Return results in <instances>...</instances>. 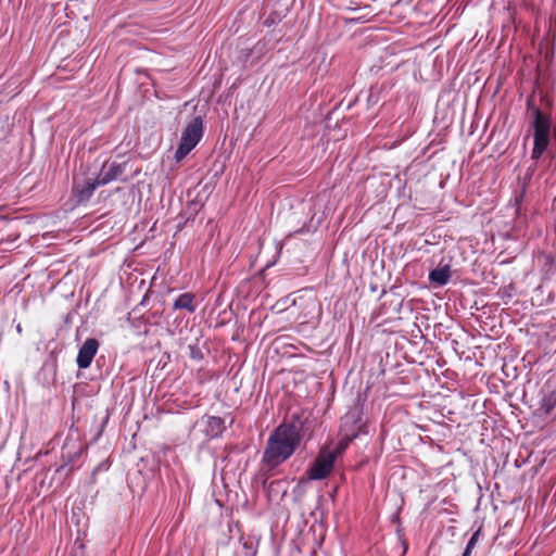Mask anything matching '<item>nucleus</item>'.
<instances>
[{
    "instance_id": "9",
    "label": "nucleus",
    "mask_w": 556,
    "mask_h": 556,
    "mask_svg": "<svg viewBox=\"0 0 556 556\" xmlns=\"http://www.w3.org/2000/svg\"><path fill=\"white\" fill-rule=\"evenodd\" d=\"M98 187H101V185H98V179L96 177L86 178L83 181L74 184L73 197L78 204L86 203L90 200Z\"/></svg>"
},
{
    "instance_id": "14",
    "label": "nucleus",
    "mask_w": 556,
    "mask_h": 556,
    "mask_svg": "<svg viewBox=\"0 0 556 556\" xmlns=\"http://www.w3.org/2000/svg\"><path fill=\"white\" fill-rule=\"evenodd\" d=\"M188 350H189L188 355L191 359L202 361L204 358V353H203L202 349L200 348V345L198 344V342H195L193 344H189Z\"/></svg>"
},
{
    "instance_id": "12",
    "label": "nucleus",
    "mask_w": 556,
    "mask_h": 556,
    "mask_svg": "<svg viewBox=\"0 0 556 556\" xmlns=\"http://www.w3.org/2000/svg\"><path fill=\"white\" fill-rule=\"evenodd\" d=\"M429 281L437 286V287H443L447 285L451 278V267L448 264L444 266H439L429 273Z\"/></svg>"
},
{
    "instance_id": "10",
    "label": "nucleus",
    "mask_w": 556,
    "mask_h": 556,
    "mask_svg": "<svg viewBox=\"0 0 556 556\" xmlns=\"http://www.w3.org/2000/svg\"><path fill=\"white\" fill-rule=\"evenodd\" d=\"M198 304L195 295L191 292L180 293L173 303L174 311L185 309L189 314H193L197 311Z\"/></svg>"
},
{
    "instance_id": "13",
    "label": "nucleus",
    "mask_w": 556,
    "mask_h": 556,
    "mask_svg": "<svg viewBox=\"0 0 556 556\" xmlns=\"http://www.w3.org/2000/svg\"><path fill=\"white\" fill-rule=\"evenodd\" d=\"M555 407H556V389L544 392V394L541 399V402H540V410H542L544 415H549Z\"/></svg>"
},
{
    "instance_id": "7",
    "label": "nucleus",
    "mask_w": 556,
    "mask_h": 556,
    "mask_svg": "<svg viewBox=\"0 0 556 556\" xmlns=\"http://www.w3.org/2000/svg\"><path fill=\"white\" fill-rule=\"evenodd\" d=\"M99 350V341L96 338H88L79 348L76 364L79 369H87Z\"/></svg>"
},
{
    "instance_id": "11",
    "label": "nucleus",
    "mask_w": 556,
    "mask_h": 556,
    "mask_svg": "<svg viewBox=\"0 0 556 556\" xmlns=\"http://www.w3.org/2000/svg\"><path fill=\"white\" fill-rule=\"evenodd\" d=\"M225 430V420L218 416H208L205 420L204 433L210 439L222 437Z\"/></svg>"
},
{
    "instance_id": "4",
    "label": "nucleus",
    "mask_w": 556,
    "mask_h": 556,
    "mask_svg": "<svg viewBox=\"0 0 556 556\" xmlns=\"http://www.w3.org/2000/svg\"><path fill=\"white\" fill-rule=\"evenodd\" d=\"M362 417L363 408L359 405H354L341 418V433L345 443L340 442V451L359 435L363 428Z\"/></svg>"
},
{
    "instance_id": "1",
    "label": "nucleus",
    "mask_w": 556,
    "mask_h": 556,
    "mask_svg": "<svg viewBox=\"0 0 556 556\" xmlns=\"http://www.w3.org/2000/svg\"><path fill=\"white\" fill-rule=\"evenodd\" d=\"M303 424L298 414L291 420L279 425L268 437L262 456V464L268 471L289 459L301 443Z\"/></svg>"
},
{
    "instance_id": "18",
    "label": "nucleus",
    "mask_w": 556,
    "mask_h": 556,
    "mask_svg": "<svg viewBox=\"0 0 556 556\" xmlns=\"http://www.w3.org/2000/svg\"><path fill=\"white\" fill-rule=\"evenodd\" d=\"M276 250H277V256H279V254L281 253V250H282V244L280 242L276 243Z\"/></svg>"
},
{
    "instance_id": "21",
    "label": "nucleus",
    "mask_w": 556,
    "mask_h": 556,
    "mask_svg": "<svg viewBox=\"0 0 556 556\" xmlns=\"http://www.w3.org/2000/svg\"><path fill=\"white\" fill-rule=\"evenodd\" d=\"M16 329H17V331H18V332H21V331H22L21 325H18V326L16 327Z\"/></svg>"
},
{
    "instance_id": "17",
    "label": "nucleus",
    "mask_w": 556,
    "mask_h": 556,
    "mask_svg": "<svg viewBox=\"0 0 556 556\" xmlns=\"http://www.w3.org/2000/svg\"><path fill=\"white\" fill-rule=\"evenodd\" d=\"M471 553H472V548L466 546L462 556H471Z\"/></svg>"
},
{
    "instance_id": "19",
    "label": "nucleus",
    "mask_w": 556,
    "mask_h": 556,
    "mask_svg": "<svg viewBox=\"0 0 556 556\" xmlns=\"http://www.w3.org/2000/svg\"><path fill=\"white\" fill-rule=\"evenodd\" d=\"M100 468H101V465H100V466H98V467H96V468L93 469V473H96L98 470H100Z\"/></svg>"
},
{
    "instance_id": "6",
    "label": "nucleus",
    "mask_w": 556,
    "mask_h": 556,
    "mask_svg": "<svg viewBox=\"0 0 556 556\" xmlns=\"http://www.w3.org/2000/svg\"><path fill=\"white\" fill-rule=\"evenodd\" d=\"M85 447L80 441L73 438H66L61 451L62 465L56 469L61 471L67 466H72L81 456Z\"/></svg>"
},
{
    "instance_id": "20",
    "label": "nucleus",
    "mask_w": 556,
    "mask_h": 556,
    "mask_svg": "<svg viewBox=\"0 0 556 556\" xmlns=\"http://www.w3.org/2000/svg\"><path fill=\"white\" fill-rule=\"evenodd\" d=\"M255 555H256L255 551H250V555L249 556H255Z\"/></svg>"
},
{
    "instance_id": "8",
    "label": "nucleus",
    "mask_w": 556,
    "mask_h": 556,
    "mask_svg": "<svg viewBox=\"0 0 556 556\" xmlns=\"http://www.w3.org/2000/svg\"><path fill=\"white\" fill-rule=\"evenodd\" d=\"M126 164L117 162H104L97 175L98 185L105 186L118 179L125 172Z\"/></svg>"
},
{
    "instance_id": "5",
    "label": "nucleus",
    "mask_w": 556,
    "mask_h": 556,
    "mask_svg": "<svg viewBox=\"0 0 556 556\" xmlns=\"http://www.w3.org/2000/svg\"><path fill=\"white\" fill-rule=\"evenodd\" d=\"M337 455L336 451H320L306 470L307 478L313 481L326 479L333 469Z\"/></svg>"
},
{
    "instance_id": "15",
    "label": "nucleus",
    "mask_w": 556,
    "mask_h": 556,
    "mask_svg": "<svg viewBox=\"0 0 556 556\" xmlns=\"http://www.w3.org/2000/svg\"><path fill=\"white\" fill-rule=\"evenodd\" d=\"M525 189L520 193H516L514 198L509 201V205H511L515 210V214L517 216L520 215V205L525 197Z\"/></svg>"
},
{
    "instance_id": "16",
    "label": "nucleus",
    "mask_w": 556,
    "mask_h": 556,
    "mask_svg": "<svg viewBox=\"0 0 556 556\" xmlns=\"http://www.w3.org/2000/svg\"><path fill=\"white\" fill-rule=\"evenodd\" d=\"M480 533H481V529H478L477 531H475L471 534L470 539L468 540L466 546L473 549L476 547L477 543H478Z\"/></svg>"
},
{
    "instance_id": "3",
    "label": "nucleus",
    "mask_w": 556,
    "mask_h": 556,
    "mask_svg": "<svg viewBox=\"0 0 556 556\" xmlns=\"http://www.w3.org/2000/svg\"><path fill=\"white\" fill-rule=\"evenodd\" d=\"M203 137V118L194 116L184 128L180 142L175 151L176 162L184 160L201 141Z\"/></svg>"
},
{
    "instance_id": "2",
    "label": "nucleus",
    "mask_w": 556,
    "mask_h": 556,
    "mask_svg": "<svg viewBox=\"0 0 556 556\" xmlns=\"http://www.w3.org/2000/svg\"><path fill=\"white\" fill-rule=\"evenodd\" d=\"M528 106L530 108V103H528ZM530 109L533 117L530 123L533 134V148L531 151V160L533 161V164L528 167L527 172L532 176L539 161L548 150L551 143L552 121L551 117L543 113L539 108L532 106Z\"/></svg>"
}]
</instances>
